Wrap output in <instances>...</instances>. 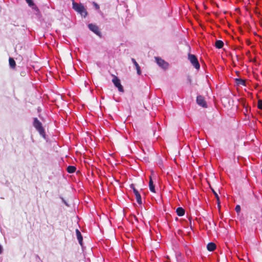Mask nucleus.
Wrapping results in <instances>:
<instances>
[{
  "label": "nucleus",
  "instance_id": "8",
  "mask_svg": "<svg viewBox=\"0 0 262 262\" xmlns=\"http://www.w3.org/2000/svg\"><path fill=\"white\" fill-rule=\"evenodd\" d=\"M132 62H133V63L134 64V65H135V66L136 67V69L137 70L138 74L139 75H141V71L140 67L139 65L136 62V60L135 59L132 58Z\"/></svg>",
  "mask_w": 262,
  "mask_h": 262
},
{
  "label": "nucleus",
  "instance_id": "6",
  "mask_svg": "<svg viewBox=\"0 0 262 262\" xmlns=\"http://www.w3.org/2000/svg\"><path fill=\"white\" fill-rule=\"evenodd\" d=\"M196 102L199 105H200L203 107H207V104L206 103V101H205L204 97H202V96H198L197 97Z\"/></svg>",
  "mask_w": 262,
  "mask_h": 262
},
{
  "label": "nucleus",
  "instance_id": "14",
  "mask_svg": "<svg viewBox=\"0 0 262 262\" xmlns=\"http://www.w3.org/2000/svg\"><path fill=\"white\" fill-rule=\"evenodd\" d=\"M224 43L221 40H217L215 42V46L216 48L217 49H221L223 47Z\"/></svg>",
  "mask_w": 262,
  "mask_h": 262
},
{
  "label": "nucleus",
  "instance_id": "7",
  "mask_svg": "<svg viewBox=\"0 0 262 262\" xmlns=\"http://www.w3.org/2000/svg\"><path fill=\"white\" fill-rule=\"evenodd\" d=\"M89 28L93 32H94L95 34L99 35V30L98 27L95 25L93 24H89Z\"/></svg>",
  "mask_w": 262,
  "mask_h": 262
},
{
  "label": "nucleus",
  "instance_id": "10",
  "mask_svg": "<svg viewBox=\"0 0 262 262\" xmlns=\"http://www.w3.org/2000/svg\"><path fill=\"white\" fill-rule=\"evenodd\" d=\"M76 233L77 239L78 240L79 244L80 245H82V236L81 235L80 232L79 231L78 229L76 230Z\"/></svg>",
  "mask_w": 262,
  "mask_h": 262
},
{
  "label": "nucleus",
  "instance_id": "5",
  "mask_svg": "<svg viewBox=\"0 0 262 262\" xmlns=\"http://www.w3.org/2000/svg\"><path fill=\"white\" fill-rule=\"evenodd\" d=\"M156 60L157 64L163 69H166L168 68V63L164 60L159 57H156Z\"/></svg>",
  "mask_w": 262,
  "mask_h": 262
},
{
  "label": "nucleus",
  "instance_id": "15",
  "mask_svg": "<svg viewBox=\"0 0 262 262\" xmlns=\"http://www.w3.org/2000/svg\"><path fill=\"white\" fill-rule=\"evenodd\" d=\"M76 170V168L75 167L73 166H69L68 168H67V171L69 173H73L74 172H75Z\"/></svg>",
  "mask_w": 262,
  "mask_h": 262
},
{
  "label": "nucleus",
  "instance_id": "24",
  "mask_svg": "<svg viewBox=\"0 0 262 262\" xmlns=\"http://www.w3.org/2000/svg\"><path fill=\"white\" fill-rule=\"evenodd\" d=\"M214 195H215V197H216V199L217 200V201H219V196H218L217 194L215 192H214Z\"/></svg>",
  "mask_w": 262,
  "mask_h": 262
},
{
  "label": "nucleus",
  "instance_id": "25",
  "mask_svg": "<svg viewBox=\"0 0 262 262\" xmlns=\"http://www.w3.org/2000/svg\"><path fill=\"white\" fill-rule=\"evenodd\" d=\"M2 246L0 245V253H1L2 252Z\"/></svg>",
  "mask_w": 262,
  "mask_h": 262
},
{
  "label": "nucleus",
  "instance_id": "19",
  "mask_svg": "<svg viewBox=\"0 0 262 262\" xmlns=\"http://www.w3.org/2000/svg\"><path fill=\"white\" fill-rule=\"evenodd\" d=\"M258 107L259 109H262V100H259L258 101Z\"/></svg>",
  "mask_w": 262,
  "mask_h": 262
},
{
  "label": "nucleus",
  "instance_id": "1",
  "mask_svg": "<svg viewBox=\"0 0 262 262\" xmlns=\"http://www.w3.org/2000/svg\"><path fill=\"white\" fill-rule=\"evenodd\" d=\"M73 8L84 17H85L87 15V12L84 9V6L81 4H78L76 3L73 2Z\"/></svg>",
  "mask_w": 262,
  "mask_h": 262
},
{
  "label": "nucleus",
  "instance_id": "4",
  "mask_svg": "<svg viewBox=\"0 0 262 262\" xmlns=\"http://www.w3.org/2000/svg\"><path fill=\"white\" fill-rule=\"evenodd\" d=\"M112 81L114 85L118 88V90L120 92H123V86L121 84L120 79L117 77L114 76L112 80Z\"/></svg>",
  "mask_w": 262,
  "mask_h": 262
},
{
  "label": "nucleus",
  "instance_id": "12",
  "mask_svg": "<svg viewBox=\"0 0 262 262\" xmlns=\"http://www.w3.org/2000/svg\"><path fill=\"white\" fill-rule=\"evenodd\" d=\"M178 215L181 216H183L185 213V210L182 207H178L176 210Z\"/></svg>",
  "mask_w": 262,
  "mask_h": 262
},
{
  "label": "nucleus",
  "instance_id": "3",
  "mask_svg": "<svg viewBox=\"0 0 262 262\" xmlns=\"http://www.w3.org/2000/svg\"><path fill=\"white\" fill-rule=\"evenodd\" d=\"M188 59L193 66L196 69H199L200 66L198 60L197 58L194 55L189 54Z\"/></svg>",
  "mask_w": 262,
  "mask_h": 262
},
{
  "label": "nucleus",
  "instance_id": "18",
  "mask_svg": "<svg viewBox=\"0 0 262 262\" xmlns=\"http://www.w3.org/2000/svg\"><path fill=\"white\" fill-rule=\"evenodd\" d=\"M136 200H137V202L139 203V204H141L142 201H141V196L140 195V194L137 195L136 196Z\"/></svg>",
  "mask_w": 262,
  "mask_h": 262
},
{
  "label": "nucleus",
  "instance_id": "9",
  "mask_svg": "<svg viewBox=\"0 0 262 262\" xmlns=\"http://www.w3.org/2000/svg\"><path fill=\"white\" fill-rule=\"evenodd\" d=\"M149 187L150 190L152 192H156L155 185H154V182L152 180L151 177L150 176L149 178Z\"/></svg>",
  "mask_w": 262,
  "mask_h": 262
},
{
  "label": "nucleus",
  "instance_id": "2",
  "mask_svg": "<svg viewBox=\"0 0 262 262\" xmlns=\"http://www.w3.org/2000/svg\"><path fill=\"white\" fill-rule=\"evenodd\" d=\"M33 125L41 136H45L44 129L42 126L41 122L37 118L34 119Z\"/></svg>",
  "mask_w": 262,
  "mask_h": 262
},
{
  "label": "nucleus",
  "instance_id": "23",
  "mask_svg": "<svg viewBox=\"0 0 262 262\" xmlns=\"http://www.w3.org/2000/svg\"><path fill=\"white\" fill-rule=\"evenodd\" d=\"M93 5H94V7H95V8L96 9H99V5L97 4H96V3L94 2L93 3Z\"/></svg>",
  "mask_w": 262,
  "mask_h": 262
},
{
  "label": "nucleus",
  "instance_id": "13",
  "mask_svg": "<svg viewBox=\"0 0 262 262\" xmlns=\"http://www.w3.org/2000/svg\"><path fill=\"white\" fill-rule=\"evenodd\" d=\"M26 1L28 4L29 6L32 7L33 9L36 10L37 11L38 10L36 6L34 5V4L32 0H26Z\"/></svg>",
  "mask_w": 262,
  "mask_h": 262
},
{
  "label": "nucleus",
  "instance_id": "21",
  "mask_svg": "<svg viewBox=\"0 0 262 262\" xmlns=\"http://www.w3.org/2000/svg\"><path fill=\"white\" fill-rule=\"evenodd\" d=\"M133 191L136 196L140 194L139 192L135 188L133 189Z\"/></svg>",
  "mask_w": 262,
  "mask_h": 262
},
{
  "label": "nucleus",
  "instance_id": "20",
  "mask_svg": "<svg viewBox=\"0 0 262 262\" xmlns=\"http://www.w3.org/2000/svg\"><path fill=\"white\" fill-rule=\"evenodd\" d=\"M235 210L237 212H239L241 211V207L239 205H237L235 207Z\"/></svg>",
  "mask_w": 262,
  "mask_h": 262
},
{
  "label": "nucleus",
  "instance_id": "17",
  "mask_svg": "<svg viewBox=\"0 0 262 262\" xmlns=\"http://www.w3.org/2000/svg\"><path fill=\"white\" fill-rule=\"evenodd\" d=\"M236 82H237V84L238 85H245V81L242 79H237Z\"/></svg>",
  "mask_w": 262,
  "mask_h": 262
},
{
  "label": "nucleus",
  "instance_id": "22",
  "mask_svg": "<svg viewBox=\"0 0 262 262\" xmlns=\"http://www.w3.org/2000/svg\"><path fill=\"white\" fill-rule=\"evenodd\" d=\"M133 191L136 196L140 194L139 192L135 188L133 189Z\"/></svg>",
  "mask_w": 262,
  "mask_h": 262
},
{
  "label": "nucleus",
  "instance_id": "11",
  "mask_svg": "<svg viewBox=\"0 0 262 262\" xmlns=\"http://www.w3.org/2000/svg\"><path fill=\"white\" fill-rule=\"evenodd\" d=\"M207 248L209 251H213L216 248V246L215 244L213 243H210L208 244Z\"/></svg>",
  "mask_w": 262,
  "mask_h": 262
},
{
  "label": "nucleus",
  "instance_id": "16",
  "mask_svg": "<svg viewBox=\"0 0 262 262\" xmlns=\"http://www.w3.org/2000/svg\"><path fill=\"white\" fill-rule=\"evenodd\" d=\"M9 64L10 66L13 68H14L15 66V62L14 60L12 58H9Z\"/></svg>",
  "mask_w": 262,
  "mask_h": 262
}]
</instances>
